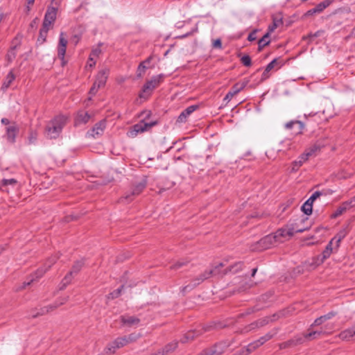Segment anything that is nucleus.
I'll return each mask as SVG.
<instances>
[{
    "instance_id": "nucleus-1",
    "label": "nucleus",
    "mask_w": 355,
    "mask_h": 355,
    "mask_svg": "<svg viewBox=\"0 0 355 355\" xmlns=\"http://www.w3.org/2000/svg\"><path fill=\"white\" fill-rule=\"evenodd\" d=\"M67 118L64 115H59L52 119L46 127V135L48 138H57L67 123Z\"/></svg>"
},
{
    "instance_id": "nucleus-2",
    "label": "nucleus",
    "mask_w": 355,
    "mask_h": 355,
    "mask_svg": "<svg viewBox=\"0 0 355 355\" xmlns=\"http://www.w3.org/2000/svg\"><path fill=\"white\" fill-rule=\"evenodd\" d=\"M157 123L156 121L147 122L145 119H143L130 128L127 132V136L130 138H135L139 134L149 131Z\"/></svg>"
},
{
    "instance_id": "nucleus-3",
    "label": "nucleus",
    "mask_w": 355,
    "mask_h": 355,
    "mask_svg": "<svg viewBox=\"0 0 355 355\" xmlns=\"http://www.w3.org/2000/svg\"><path fill=\"white\" fill-rule=\"evenodd\" d=\"M223 267V264L220 263L218 266H216L213 269H209L208 270H205L203 273L197 277L195 279L193 280L192 284L190 285H187L182 288V291L184 292L187 290H191L199 285L204 280L209 279L213 275H216L219 273V268Z\"/></svg>"
},
{
    "instance_id": "nucleus-4",
    "label": "nucleus",
    "mask_w": 355,
    "mask_h": 355,
    "mask_svg": "<svg viewBox=\"0 0 355 355\" xmlns=\"http://www.w3.org/2000/svg\"><path fill=\"white\" fill-rule=\"evenodd\" d=\"M163 76L159 75L153 77L150 80L147 81L144 85L141 92L139 94V97L141 98H147L151 94L152 92L159 85L162 80Z\"/></svg>"
},
{
    "instance_id": "nucleus-5",
    "label": "nucleus",
    "mask_w": 355,
    "mask_h": 355,
    "mask_svg": "<svg viewBox=\"0 0 355 355\" xmlns=\"http://www.w3.org/2000/svg\"><path fill=\"white\" fill-rule=\"evenodd\" d=\"M279 243L275 234H269L261 239L252 248L253 250L261 251Z\"/></svg>"
},
{
    "instance_id": "nucleus-6",
    "label": "nucleus",
    "mask_w": 355,
    "mask_h": 355,
    "mask_svg": "<svg viewBox=\"0 0 355 355\" xmlns=\"http://www.w3.org/2000/svg\"><path fill=\"white\" fill-rule=\"evenodd\" d=\"M109 74V69H103L101 70L96 76V80L90 89L89 94L92 95H94L96 94L98 89L103 87L107 81V76Z\"/></svg>"
},
{
    "instance_id": "nucleus-7",
    "label": "nucleus",
    "mask_w": 355,
    "mask_h": 355,
    "mask_svg": "<svg viewBox=\"0 0 355 355\" xmlns=\"http://www.w3.org/2000/svg\"><path fill=\"white\" fill-rule=\"evenodd\" d=\"M273 335L274 334L268 333L261 337L259 340L249 344L247 348L242 349L241 355H248L250 352L255 350L257 347L262 345L266 341L272 338Z\"/></svg>"
},
{
    "instance_id": "nucleus-8",
    "label": "nucleus",
    "mask_w": 355,
    "mask_h": 355,
    "mask_svg": "<svg viewBox=\"0 0 355 355\" xmlns=\"http://www.w3.org/2000/svg\"><path fill=\"white\" fill-rule=\"evenodd\" d=\"M293 230V227H291L289 224L285 227L278 230L274 234L279 243H282L286 239L293 236L294 235Z\"/></svg>"
},
{
    "instance_id": "nucleus-9",
    "label": "nucleus",
    "mask_w": 355,
    "mask_h": 355,
    "mask_svg": "<svg viewBox=\"0 0 355 355\" xmlns=\"http://www.w3.org/2000/svg\"><path fill=\"white\" fill-rule=\"evenodd\" d=\"M313 327H311L309 329V333L304 334L302 337L298 338L297 342L298 343H302L303 342H304L305 340H311L318 338L320 337L321 336L326 334V333L327 331V330H321V329L313 330Z\"/></svg>"
},
{
    "instance_id": "nucleus-10",
    "label": "nucleus",
    "mask_w": 355,
    "mask_h": 355,
    "mask_svg": "<svg viewBox=\"0 0 355 355\" xmlns=\"http://www.w3.org/2000/svg\"><path fill=\"white\" fill-rule=\"evenodd\" d=\"M56 15L57 8L51 6L48 7L43 21V26L50 28L51 24L56 19Z\"/></svg>"
},
{
    "instance_id": "nucleus-11",
    "label": "nucleus",
    "mask_w": 355,
    "mask_h": 355,
    "mask_svg": "<svg viewBox=\"0 0 355 355\" xmlns=\"http://www.w3.org/2000/svg\"><path fill=\"white\" fill-rule=\"evenodd\" d=\"M355 205V202L354 198L343 202L331 214V217L332 218H336L340 216H341L344 212H345L349 208L352 207Z\"/></svg>"
},
{
    "instance_id": "nucleus-12",
    "label": "nucleus",
    "mask_w": 355,
    "mask_h": 355,
    "mask_svg": "<svg viewBox=\"0 0 355 355\" xmlns=\"http://www.w3.org/2000/svg\"><path fill=\"white\" fill-rule=\"evenodd\" d=\"M68 41L64 33L60 34L59 43L58 46V55L60 58L64 59Z\"/></svg>"
},
{
    "instance_id": "nucleus-13",
    "label": "nucleus",
    "mask_w": 355,
    "mask_h": 355,
    "mask_svg": "<svg viewBox=\"0 0 355 355\" xmlns=\"http://www.w3.org/2000/svg\"><path fill=\"white\" fill-rule=\"evenodd\" d=\"M19 131V128L15 123H12L6 127V137L7 139L10 142H14L15 137Z\"/></svg>"
},
{
    "instance_id": "nucleus-14",
    "label": "nucleus",
    "mask_w": 355,
    "mask_h": 355,
    "mask_svg": "<svg viewBox=\"0 0 355 355\" xmlns=\"http://www.w3.org/2000/svg\"><path fill=\"white\" fill-rule=\"evenodd\" d=\"M198 108V105H191L183 110L177 119L178 123H185L187 117Z\"/></svg>"
},
{
    "instance_id": "nucleus-15",
    "label": "nucleus",
    "mask_w": 355,
    "mask_h": 355,
    "mask_svg": "<svg viewBox=\"0 0 355 355\" xmlns=\"http://www.w3.org/2000/svg\"><path fill=\"white\" fill-rule=\"evenodd\" d=\"M245 87V83H236L235 84L232 89L226 94L224 98V101L229 102L236 94L241 91Z\"/></svg>"
},
{
    "instance_id": "nucleus-16",
    "label": "nucleus",
    "mask_w": 355,
    "mask_h": 355,
    "mask_svg": "<svg viewBox=\"0 0 355 355\" xmlns=\"http://www.w3.org/2000/svg\"><path fill=\"white\" fill-rule=\"evenodd\" d=\"M57 259V256H54L48 259L44 265V268H40L35 272L36 279L40 278L51 267V266L54 264Z\"/></svg>"
},
{
    "instance_id": "nucleus-17",
    "label": "nucleus",
    "mask_w": 355,
    "mask_h": 355,
    "mask_svg": "<svg viewBox=\"0 0 355 355\" xmlns=\"http://www.w3.org/2000/svg\"><path fill=\"white\" fill-rule=\"evenodd\" d=\"M105 128V122L104 121H101L96 123L92 130L88 132V134L92 137L95 138L101 135L103 133Z\"/></svg>"
},
{
    "instance_id": "nucleus-18",
    "label": "nucleus",
    "mask_w": 355,
    "mask_h": 355,
    "mask_svg": "<svg viewBox=\"0 0 355 355\" xmlns=\"http://www.w3.org/2000/svg\"><path fill=\"white\" fill-rule=\"evenodd\" d=\"M230 346V343L222 342L216 344L211 348H209L213 355H220Z\"/></svg>"
},
{
    "instance_id": "nucleus-19",
    "label": "nucleus",
    "mask_w": 355,
    "mask_h": 355,
    "mask_svg": "<svg viewBox=\"0 0 355 355\" xmlns=\"http://www.w3.org/2000/svg\"><path fill=\"white\" fill-rule=\"evenodd\" d=\"M121 321L123 325L128 327L137 326L140 320L135 316L123 315L121 317Z\"/></svg>"
},
{
    "instance_id": "nucleus-20",
    "label": "nucleus",
    "mask_w": 355,
    "mask_h": 355,
    "mask_svg": "<svg viewBox=\"0 0 355 355\" xmlns=\"http://www.w3.org/2000/svg\"><path fill=\"white\" fill-rule=\"evenodd\" d=\"M339 338L343 340H351L355 339V325L352 328L343 331L339 334Z\"/></svg>"
},
{
    "instance_id": "nucleus-21",
    "label": "nucleus",
    "mask_w": 355,
    "mask_h": 355,
    "mask_svg": "<svg viewBox=\"0 0 355 355\" xmlns=\"http://www.w3.org/2000/svg\"><path fill=\"white\" fill-rule=\"evenodd\" d=\"M293 126H295L296 128V130L294 131L295 135H299L302 133V130L304 129V124L301 121H292L285 124V128L286 129H291Z\"/></svg>"
},
{
    "instance_id": "nucleus-22",
    "label": "nucleus",
    "mask_w": 355,
    "mask_h": 355,
    "mask_svg": "<svg viewBox=\"0 0 355 355\" xmlns=\"http://www.w3.org/2000/svg\"><path fill=\"white\" fill-rule=\"evenodd\" d=\"M101 53V50L100 47H96L92 51V53L89 55V60L87 63V67H92L96 64V58L99 56Z\"/></svg>"
},
{
    "instance_id": "nucleus-23",
    "label": "nucleus",
    "mask_w": 355,
    "mask_h": 355,
    "mask_svg": "<svg viewBox=\"0 0 355 355\" xmlns=\"http://www.w3.org/2000/svg\"><path fill=\"white\" fill-rule=\"evenodd\" d=\"M320 150V146L318 144H313L310 147L306 149L304 154L309 159L311 157L316 156Z\"/></svg>"
},
{
    "instance_id": "nucleus-24",
    "label": "nucleus",
    "mask_w": 355,
    "mask_h": 355,
    "mask_svg": "<svg viewBox=\"0 0 355 355\" xmlns=\"http://www.w3.org/2000/svg\"><path fill=\"white\" fill-rule=\"evenodd\" d=\"M145 187H146V184L144 182H140V183L137 184V185H135L134 187L131 194L126 195L125 196V198L127 200H132V198H130L131 196H135L139 195L142 192V191L144 189Z\"/></svg>"
},
{
    "instance_id": "nucleus-25",
    "label": "nucleus",
    "mask_w": 355,
    "mask_h": 355,
    "mask_svg": "<svg viewBox=\"0 0 355 355\" xmlns=\"http://www.w3.org/2000/svg\"><path fill=\"white\" fill-rule=\"evenodd\" d=\"M304 222V219L297 220L295 223H290V227H293V234L295 233H301L309 229V227H302L301 224Z\"/></svg>"
},
{
    "instance_id": "nucleus-26",
    "label": "nucleus",
    "mask_w": 355,
    "mask_h": 355,
    "mask_svg": "<svg viewBox=\"0 0 355 355\" xmlns=\"http://www.w3.org/2000/svg\"><path fill=\"white\" fill-rule=\"evenodd\" d=\"M15 79V76L13 73L12 71H10L6 76L2 85L1 90H6L12 83L14 80Z\"/></svg>"
},
{
    "instance_id": "nucleus-27",
    "label": "nucleus",
    "mask_w": 355,
    "mask_h": 355,
    "mask_svg": "<svg viewBox=\"0 0 355 355\" xmlns=\"http://www.w3.org/2000/svg\"><path fill=\"white\" fill-rule=\"evenodd\" d=\"M89 119L90 115L87 112L80 111L77 114L76 124L86 123L87 122L89 121Z\"/></svg>"
},
{
    "instance_id": "nucleus-28",
    "label": "nucleus",
    "mask_w": 355,
    "mask_h": 355,
    "mask_svg": "<svg viewBox=\"0 0 355 355\" xmlns=\"http://www.w3.org/2000/svg\"><path fill=\"white\" fill-rule=\"evenodd\" d=\"M200 331H188L187 334H184V336L181 338L180 341L182 343H187L191 340H193L196 337L200 335Z\"/></svg>"
},
{
    "instance_id": "nucleus-29",
    "label": "nucleus",
    "mask_w": 355,
    "mask_h": 355,
    "mask_svg": "<svg viewBox=\"0 0 355 355\" xmlns=\"http://www.w3.org/2000/svg\"><path fill=\"white\" fill-rule=\"evenodd\" d=\"M347 228H343L331 240H333V242L335 241L336 243V246L338 247L340 242L347 236Z\"/></svg>"
},
{
    "instance_id": "nucleus-30",
    "label": "nucleus",
    "mask_w": 355,
    "mask_h": 355,
    "mask_svg": "<svg viewBox=\"0 0 355 355\" xmlns=\"http://www.w3.org/2000/svg\"><path fill=\"white\" fill-rule=\"evenodd\" d=\"M270 34L269 33H266L261 39H260L258 42L259 44V51H261L263 47L268 45L270 43Z\"/></svg>"
},
{
    "instance_id": "nucleus-31",
    "label": "nucleus",
    "mask_w": 355,
    "mask_h": 355,
    "mask_svg": "<svg viewBox=\"0 0 355 355\" xmlns=\"http://www.w3.org/2000/svg\"><path fill=\"white\" fill-rule=\"evenodd\" d=\"M302 211L306 214L310 215L312 214L313 211V202H310L309 200H306L302 207Z\"/></svg>"
},
{
    "instance_id": "nucleus-32",
    "label": "nucleus",
    "mask_w": 355,
    "mask_h": 355,
    "mask_svg": "<svg viewBox=\"0 0 355 355\" xmlns=\"http://www.w3.org/2000/svg\"><path fill=\"white\" fill-rule=\"evenodd\" d=\"M331 3L329 0H325L318 5H317L314 8L313 12H317L318 13L323 11L327 7H328Z\"/></svg>"
},
{
    "instance_id": "nucleus-33",
    "label": "nucleus",
    "mask_w": 355,
    "mask_h": 355,
    "mask_svg": "<svg viewBox=\"0 0 355 355\" xmlns=\"http://www.w3.org/2000/svg\"><path fill=\"white\" fill-rule=\"evenodd\" d=\"M128 344V339L126 336L119 337L114 340V345L116 347L121 348Z\"/></svg>"
},
{
    "instance_id": "nucleus-34",
    "label": "nucleus",
    "mask_w": 355,
    "mask_h": 355,
    "mask_svg": "<svg viewBox=\"0 0 355 355\" xmlns=\"http://www.w3.org/2000/svg\"><path fill=\"white\" fill-rule=\"evenodd\" d=\"M332 244H333V240H331L330 242L327 245L325 250L322 252V261H323L324 259L329 257L332 252Z\"/></svg>"
},
{
    "instance_id": "nucleus-35",
    "label": "nucleus",
    "mask_w": 355,
    "mask_h": 355,
    "mask_svg": "<svg viewBox=\"0 0 355 355\" xmlns=\"http://www.w3.org/2000/svg\"><path fill=\"white\" fill-rule=\"evenodd\" d=\"M118 349H119V347H116V345H114V340L107 345L104 351L106 354H112Z\"/></svg>"
},
{
    "instance_id": "nucleus-36",
    "label": "nucleus",
    "mask_w": 355,
    "mask_h": 355,
    "mask_svg": "<svg viewBox=\"0 0 355 355\" xmlns=\"http://www.w3.org/2000/svg\"><path fill=\"white\" fill-rule=\"evenodd\" d=\"M50 28L47 27H44L42 26V28L40 29V35L38 37V41L43 43L46 41V38L47 36V33Z\"/></svg>"
},
{
    "instance_id": "nucleus-37",
    "label": "nucleus",
    "mask_w": 355,
    "mask_h": 355,
    "mask_svg": "<svg viewBox=\"0 0 355 355\" xmlns=\"http://www.w3.org/2000/svg\"><path fill=\"white\" fill-rule=\"evenodd\" d=\"M73 272H69L64 277V278L62 279V281L61 282L62 286L60 287V289H64L67 286V285H68L71 282V281L73 278Z\"/></svg>"
},
{
    "instance_id": "nucleus-38",
    "label": "nucleus",
    "mask_w": 355,
    "mask_h": 355,
    "mask_svg": "<svg viewBox=\"0 0 355 355\" xmlns=\"http://www.w3.org/2000/svg\"><path fill=\"white\" fill-rule=\"evenodd\" d=\"M178 347V343L173 342L165 346L164 348V352L168 354L173 352Z\"/></svg>"
},
{
    "instance_id": "nucleus-39",
    "label": "nucleus",
    "mask_w": 355,
    "mask_h": 355,
    "mask_svg": "<svg viewBox=\"0 0 355 355\" xmlns=\"http://www.w3.org/2000/svg\"><path fill=\"white\" fill-rule=\"evenodd\" d=\"M280 24H282L281 19H274L272 24L268 26V31L267 33L270 34V33L273 32Z\"/></svg>"
},
{
    "instance_id": "nucleus-40",
    "label": "nucleus",
    "mask_w": 355,
    "mask_h": 355,
    "mask_svg": "<svg viewBox=\"0 0 355 355\" xmlns=\"http://www.w3.org/2000/svg\"><path fill=\"white\" fill-rule=\"evenodd\" d=\"M328 320L323 319V315L315 320L314 322L311 324V327H318L324 324Z\"/></svg>"
},
{
    "instance_id": "nucleus-41",
    "label": "nucleus",
    "mask_w": 355,
    "mask_h": 355,
    "mask_svg": "<svg viewBox=\"0 0 355 355\" xmlns=\"http://www.w3.org/2000/svg\"><path fill=\"white\" fill-rule=\"evenodd\" d=\"M83 266L82 261H77L75 263V264L73 266L72 269L70 272H73V275L77 274L80 270L81 269Z\"/></svg>"
},
{
    "instance_id": "nucleus-42",
    "label": "nucleus",
    "mask_w": 355,
    "mask_h": 355,
    "mask_svg": "<svg viewBox=\"0 0 355 355\" xmlns=\"http://www.w3.org/2000/svg\"><path fill=\"white\" fill-rule=\"evenodd\" d=\"M308 160L307 157L305 156V155L303 153L302 154L297 160L295 161V164L300 166V167Z\"/></svg>"
},
{
    "instance_id": "nucleus-43",
    "label": "nucleus",
    "mask_w": 355,
    "mask_h": 355,
    "mask_svg": "<svg viewBox=\"0 0 355 355\" xmlns=\"http://www.w3.org/2000/svg\"><path fill=\"white\" fill-rule=\"evenodd\" d=\"M241 60L242 64L246 67H250L252 64L250 57L247 55H243L241 58Z\"/></svg>"
},
{
    "instance_id": "nucleus-44",
    "label": "nucleus",
    "mask_w": 355,
    "mask_h": 355,
    "mask_svg": "<svg viewBox=\"0 0 355 355\" xmlns=\"http://www.w3.org/2000/svg\"><path fill=\"white\" fill-rule=\"evenodd\" d=\"M334 329V325L332 323H327L322 326L320 329L321 330H327L326 334H330L333 329Z\"/></svg>"
},
{
    "instance_id": "nucleus-45",
    "label": "nucleus",
    "mask_w": 355,
    "mask_h": 355,
    "mask_svg": "<svg viewBox=\"0 0 355 355\" xmlns=\"http://www.w3.org/2000/svg\"><path fill=\"white\" fill-rule=\"evenodd\" d=\"M17 183V181L16 180L12 178V179H3L1 180V184L3 186H7V185H9V184H15Z\"/></svg>"
},
{
    "instance_id": "nucleus-46",
    "label": "nucleus",
    "mask_w": 355,
    "mask_h": 355,
    "mask_svg": "<svg viewBox=\"0 0 355 355\" xmlns=\"http://www.w3.org/2000/svg\"><path fill=\"white\" fill-rule=\"evenodd\" d=\"M69 300V296H64L63 297H62L60 300V302L58 303H56L55 305L54 306H51L50 309L51 310H53V309L62 305V304H64V303H66Z\"/></svg>"
},
{
    "instance_id": "nucleus-47",
    "label": "nucleus",
    "mask_w": 355,
    "mask_h": 355,
    "mask_svg": "<svg viewBox=\"0 0 355 355\" xmlns=\"http://www.w3.org/2000/svg\"><path fill=\"white\" fill-rule=\"evenodd\" d=\"M277 64V60L274 59L266 67V71H270Z\"/></svg>"
},
{
    "instance_id": "nucleus-48",
    "label": "nucleus",
    "mask_w": 355,
    "mask_h": 355,
    "mask_svg": "<svg viewBox=\"0 0 355 355\" xmlns=\"http://www.w3.org/2000/svg\"><path fill=\"white\" fill-rule=\"evenodd\" d=\"M150 61V58H148L144 62H141L140 64L139 65L138 71H144V70L146 69V64L149 63Z\"/></svg>"
},
{
    "instance_id": "nucleus-49",
    "label": "nucleus",
    "mask_w": 355,
    "mask_h": 355,
    "mask_svg": "<svg viewBox=\"0 0 355 355\" xmlns=\"http://www.w3.org/2000/svg\"><path fill=\"white\" fill-rule=\"evenodd\" d=\"M322 195L320 191H315L311 196L308 199L310 202H313Z\"/></svg>"
},
{
    "instance_id": "nucleus-50",
    "label": "nucleus",
    "mask_w": 355,
    "mask_h": 355,
    "mask_svg": "<svg viewBox=\"0 0 355 355\" xmlns=\"http://www.w3.org/2000/svg\"><path fill=\"white\" fill-rule=\"evenodd\" d=\"M185 264H186V263L184 261H179L178 262H176L174 265L171 266V269H174V270H177V269L182 267Z\"/></svg>"
},
{
    "instance_id": "nucleus-51",
    "label": "nucleus",
    "mask_w": 355,
    "mask_h": 355,
    "mask_svg": "<svg viewBox=\"0 0 355 355\" xmlns=\"http://www.w3.org/2000/svg\"><path fill=\"white\" fill-rule=\"evenodd\" d=\"M324 33V31H322V30H320V31H318L317 32H315V33L312 34H309L307 37L311 39V38H313V37H319L320 35H322V34Z\"/></svg>"
},
{
    "instance_id": "nucleus-52",
    "label": "nucleus",
    "mask_w": 355,
    "mask_h": 355,
    "mask_svg": "<svg viewBox=\"0 0 355 355\" xmlns=\"http://www.w3.org/2000/svg\"><path fill=\"white\" fill-rule=\"evenodd\" d=\"M213 46L214 48L220 49L222 47V43L220 39H217L214 41Z\"/></svg>"
},
{
    "instance_id": "nucleus-53",
    "label": "nucleus",
    "mask_w": 355,
    "mask_h": 355,
    "mask_svg": "<svg viewBox=\"0 0 355 355\" xmlns=\"http://www.w3.org/2000/svg\"><path fill=\"white\" fill-rule=\"evenodd\" d=\"M336 315V313L334 312V311H331L325 315H323V319H327V320H330L333 317H334Z\"/></svg>"
},
{
    "instance_id": "nucleus-54",
    "label": "nucleus",
    "mask_w": 355,
    "mask_h": 355,
    "mask_svg": "<svg viewBox=\"0 0 355 355\" xmlns=\"http://www.w3.org/2000/svg\"><path fill=\"white\" fill-rule=\"evenodd\" d=\"M28 139H29V141L31 143H33L36 140V139H37V134H36V132H31Z\"/></svg>"
},
{
    "instance_id": "nucleus-55",
    "label": "nucleus",
    "mask_w": 355,
    "mask_h": 355,
    "mask_svg": "<svg viewBox=\"0 0 355 355\" xmlns=\"http://www.w3.org/2000/svg\"><path fill=\"white\" fill-rule=\"evenodd\" d=\"M256 39H257L256 31H254L252 32L251 33H250L248 37V40L249 41H254Z\"/></svg>"
},
{
    "instance_id": "nucleus-56",
    "label": "nucleus",
    "mask_w": 355,
    "mask_h": 355,
    "mask_svg": "<svg viewBox=\"0 0 355 355\" xmlns=\"http://www.w3.org/2000/svg\"><path fill=\"white\" fill-rule=\"evenodd\" d=\"M122 288H123V286H121V288H119V289L116 290L115 291H114L113 293H112L110 294L112 295V298L117 297L120 295Z\"/></svg>"
},
{
    "instance_id": "nucleus-57",
    "label": "nucleus",
    "mask_w": 355,
    "mask_h": 355,
    "mask_svg": "<svg viewBox=\"0 0 355 355\" xmlns=\"http://www.w3.org/2000/svg\"><path fill=\"white\" fill-rule=\"evenodd\" d=\"M126 338L128 339V343H131V342H133L135 340H136V336H135L134 334H130L128 336H126Z\"/></svg>"
},
{
    "instance_id": "nucleus-58",
    "label": "nucleus",
    "mask_w": 355,
    "mask_h": 355,
    "mask_svg": "<svg viewBox=\"0 0 355 355\" xmlns=\"http://www.w3.org/2000/svg\"><path fill=\"white\" fill-rule=\"evenodd\" d=\"M299 168H300V166H298L297 164V165H295V162H293L292 163V167H291V171H292V172H295V171H297L299 169Z\"/></svg>"
},
{
    "instance_id": "nucleus-59",
    "label": "nucleus",
    "mask_w": 355,
    "mask_h": 355,
    "mask_svg": "<svg viewBox=\"0 0 355 355\" xmlns=\"http://www.w3.org/2000/svg\"><path fill=\"white\" fill-rule=\"evenodd\" d=\"M27 1V9L28 10H30L31 6L33 5L35 0H26Z\"/></svg>"
},
{
    "instance_id": "nucleus-60",
    "label": "nucleus",
    "mask_w": 355,
    "mask_h": 355,
    "mask_svg": "<svg viewBox=\"0 0 355 355\" xmlns=\"http://www.w3.org/2000/svg\"><path fill=\"white\" fill-rule=\"evenodd\" d=\"M1 123H2L3 124L6 125L7 126H8V125H9V124H11V123H10L9 120H8V119H6V118H3V119H1Z\"/></svg>"
},
{
    "instance_id": "nucleus-61",
    "label": "nucleus",
    "mask_w": 355,
    "mask_h": 355,
    "mask_svg": "<svg viewBox=\"0 0 355 355\" xmlns=\"http://www.w3.org/2000/svg\"><path fill=\"white\" fill-rule=\"evenodd\" d=\"M268 72L269 71H266V70L263 71V74H262V78H261V80H263L265 79H266L267 78H268Z\"/></svg>"
},
{
    "instance_id": "nucleus-62",
    "label": "nucleus",
    "mask_w": 355,
    "mask_h": 355,
    "mask_svg": "<svg viewBox=\"0 0 355 355\" xmlns=\"http://www.w3.org/2000/svg\"><path fill=\"white\" fill-rule=\"evenodd\" d=\"M201 355H213L209 349H206L202 352Z\"/></svg>"
},
{
    "instance_id": "nucleus-63",
    "label": "nucleus",
    "mask_w": 355,
    "mask_h": 355,
    "mask_svg": "<svg viewBox=\"0 0 355 355\" xmlns=\"http://www.w3.org/2000/svg\"><path fill=\"white\" fill-rule=\"evenodd\" d=\"M5 17H6V15L1 10H0V24L3 21V19L5 18Z\"/></svg>"
},
{
    "instance_id": "nucleus-64",
    "label": "nucleus",
    "mask_w": 355,
    "mask_h": 355,
    "mask_svg": "<svg viewBox=\"0 0 355 355\" xmlns=\"http://www.w3.org/2000/svg\"><path fill=\"white\" fill-rule=\"evenodd\" d=\"M313 9L309 10L306 12V15H313V14H315V13H318L317 12H313Z\"/></svg>"
}]
</instances>
